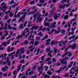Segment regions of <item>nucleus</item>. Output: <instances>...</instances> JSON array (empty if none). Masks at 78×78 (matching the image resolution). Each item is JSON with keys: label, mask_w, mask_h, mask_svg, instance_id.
I'll use <instances>...</instances> for the list:
<instances>
[{"label": "nucleus", "mask_w": 78, "mask_h": 78, "mask_svg": "<svg viewBox=\"0 0 78 78\" xmlns=\"http://www.w3.org/2000/svg\"><path fill=\"white\" fill-rule=\"evenodd\" d=\"M69 48H72L73 50H75V49L76 48V44L75 43H73V44L71 45L68 46V47H67L65 49V51H67L68 49H69Z\"/></svg>", "instance_id": "1"}, {"label": "nucleus", "mask_w": 78, "mask_h": 78, "mask_svg": "<svg viewBox=\"0 0 78 78\" xmlns=\"http://www.w3.org/2000/svg\"><path fill=\"white\" fill-rule=\"evenodd\" d=\"M53 50H51V48H47L46 49V53H47V52H49L48 53V55L50 57H52V55H51V53L53 52Z\"/></svg>", "instance_id": "2"}, {"label": "nucleus", "mask_w": 78, "mask_h": 78, "mask_svg": "<svg viewBox=\"0 0 78 78\" xmlns=\"http://www.w3.org/2000/svg\"><path fill=\"white\" fill-rule=\"evenodd\" d=\"M30 40L31 41L30 43V44H33L34 42V34H31L30 36Z\"/></svg>", "instance_id": "3"}, {"label": "nucleus", "mask_w": 78, "mask_h": 78, "mask_svg": "<svg viewBox=\"0 0 78 78\" xmlns=\"http://www.w3.org/2000/svg\"><path fill=\"white\" fill-rule=\"evenodd\" d=\"M32 26H33V27H32L30 29V30H37V28H39V26H35L34 24H32L30 25V27H31Z\"/></svg>", "instance_id": "4"}, {"label": "nucleus", "mask_w": 78, "mask_h": 78, "mask_svg": "<svg viewBox=\"0 0 78 78\" xmlns=\"http://www.w3.org/2000/svg\"><path fill=\"white\" fill-rule=\"evenodd\" d=\"M62 42V41H60L59 42H58V41H56L55 42V40H53L51 41V45H57L58 43H61Z\"/></svg>", "instance_id": "5"}, {"label": "nucleus", "mask_w": 78, "mask_h": 78, "mask_svg": "<svg viewBox=\"0 0 78 78\" xmlns=\"http://www.w3.org/2000/svg\"><path fill=\"white\" fill-rule=\"evenodd\" d=\"M15 53V51H14L13 52L9 53L8 54V56L11 57L10 58H11L12 59H14V55H13L12 54H14Z\"/></svg>", "instance_id": "6"}, {"label": "nucleus", "mask_w": 78, "mask_h": 78, "mask_svg": "<svg viewBox=\"0 0 78 78\" xmlns=\"http://www.w3.org/2000/svg\"><path fill=\"white\" fill-rule=\"evenodd\" d=\"M64 58H63L62 60H61L60 62L61 64H65V61L66 60V59H69V57H65Z\"/></svg>", "instance_id": "7"}, {"label": "nucleus", "mask_w": 78, "mask_h": 78, "mask_svg": "<svg viewBox=\"0 0 78 78\" xmlns=\"http://www.w3.org/2000/svg\"><path fill=\"white\" fill-rule=\"evenodd\" d=\"M58 15H59V16H60V14H57L56 13H55L54 14V18L55 20H57L58 18Z\"/></svg>", "instance_id": "8"}, {"label": "nucleus", "mask_w": 78, "mask_h": 78, "mask_svg": "<svg viewBox=\"0 0 78 78\" xmlns=\"http://www.w3.org/2000/svg\"><path fill=\"white\" fill-rule=\"evenodd\" d=\"M29 29L28 28H26L25 30H24V31L22 33V35H23V36H25V33H28V32H29Z\"/></svg>", "instance_id": "9"}, {"label": "nucleus", "mask_w": 78, "mask_h": 78, "mask_svg": "<svg viewBox=\"0 0 78 78\" xmlns=\"http://www.w3.org/2000/svg\"><path fill=\"white\" fill-rule=\"evenodd\" d=\"M4 33H5L6 34L4 36L2 37H1V39H4L5 38V36H8V31H5Z\"/></svg>", "instance_id": "10"}, {"label": "nucleus", "mask_w": 78, "mask_h": 78, "mask_svg": "<svg viewBox=\"0 0 78 78\" xmlns=\"http://www.w3.org/2000/svg\"><path fill=\"white\" fill-rule=\"evenodd\" d=\"M20 54H23L24 52H25V49L24 48L22 47L20 48Z\"/></svg>", "instance_id": "11"}, {"label": "nucleus", "mask_w": 78, "mask_h": 78, "mask_svg": "<svg viewBox=\"0 0 78 78\" xmlns=\"http://www.w3.org/2000/svg\"><path fill=\"white\" fill-rule=\"evenodd\" d=\"M8 8V7H6V6H4L3 7H2L1 8V9L3 10L4 11L2 12L3 13L5 12V11H6V10Z\"/></svg>", "instance_id": "12"}, {"label": "nucleus", "mask_w": 78, "mask_h": 78, "mask_svg": "<svg viewBox=\"0 0 78 78\" xmlns=\"http://www.w3.org/2000/svg\"><path fill=\"white\" fill-rule=\"evenodd\" d=\"M44 25L45 26V27H50V23H49V22H48L47 23V22H44Z\"/></svg>", "instance_id": "13"}, {"label": "nucleus", "mask_w": 78, "mask_h": 78, "mask_svg": "<svg viewBox=\"0 0 78 78\" xmlns=\"http://www.w3.org/2000/svg\"><path fill=\"white\" fill-rule=\"evenodd\" d=\"M62 67H61L60 69L59 70H56L55 71V73H59L60 72H61V70H62Z\"/></svg>", "instance_id": "14"}, {"label": "nucleus", "mask_w": 78, "mask_h": 78, "mask_svg": "<svg viewBox=\"0 0 78 78\" xmlns=\"http://www.w3.org/2000/svg\"><path fill=\"white\" fill-rule=\"evenodd\" d=\"M25 16H26V15H23V16L19 20V22H20V21H22V20L23 19H25Z\"/></svg>", "instance_id": "15"}, {"label": "nucleus", "mask_w": 78, "mask_h": 78, "mask_svg": "<svg viewBox=\"0 0 78 78\" xmlns=\"http://www.w3.org/2000/svg\"><path fill=\"white\" fill-rule=\"evenodd\" d=\"M48 36L47 34H46L45 35V37H44V38H42L41 39V41H44L45 39H48Z\"/></svg>", "instance_id": "16"}, {"label": "nucleus", "mask_w": 78, "mask_h": 78, "mask_svg": "<svg viewBox=\"0 0 78 78\" xmlns=\"http://www.w3.org/2000/svg\"><path fill=\"white\" fill-rule=\"evenodd\" d=\"M30 69H29L27 70V71L25 73V75L27 76L28 75H30Z\"/></svg>", "instance_id": "17"}, {"label": "nucleus", "mask_w": 78, "mask_h": 78, "mask_svg": "<svg viewBox=\"0 0 78 78\" xmlns=\"http://www.w3.org/2000/svg\"><path fill=\"white\" fill-rule=\"evenodd\" d=\"M43 68H44V67L43 66H40L39 67L37 68L38 72L40 71V70H41V69H43Z\"/></svg>", "instance_id": "18"}, {"label": "nucleus", "mask_w": 78, "mask_h": 78, "mask_svg": "<svg viewBox=\"0 0 78 78\" xmlns=\"http://www.w3.org/2000/svg\"><path fill=\"white\" fill-rule=\"evenodd\" d=\"M38 35L40 36V37H43V34H42L41 32H40L38 34Z\"/></svg>", "instance_id": "19"}, {"label": "nucleus", "mask_w": 78, "mask_h": 78, "mask_svg": "<svg viewBox=\"0 0 78 78\" xmlns=\"http://www.w3.org/2000/svg\"><path fill=\"white\" fill-rule=\"evenodd\" d=\"M19 52V49H18L17 51L16 52V54L15 55V57H17V55H18Z\"/></svg>", "instance_id": "20"}, {"label": "nucleus", "mask_w": 78, "mask_h": 78, "mask_svg": "<svg viewBox=\"0 0 78 78\" xmlns=\"http://www.w3.org/2000/svg\"><path fill=\"white\" fill-rule=\"evenodd\" d=\"M1 70L2 71V72H6V69L4 67H3L1 68Z\"/></svg>", "instance_id": "21"}, {"label": "nucleus", "mask_w": 78, "mask_h": 78, "mask_svg": "<svg viewBox=\"0 0 78 78\" xmlns=\"http://www.w3.org/2000/svg\"><path fill=\"white\" fill-rule=\"evenodd\" d=\"M37 10H35L34 11L32 12L31 13L30 12V14H31V13L32 15L34 13H35V12H37Z\"/></svg>", "instance_id": "22"}, {"label": "nucleus", "mask_w": 78, "mask_h": 78, "mask_svg": "<svg viewBox=\"0 0 78 78\" xmlns=\"http://www.w3.org/2000/svg\"><path fill=\"white\" fill-rule=\"evenodd\" d=\"M28 43V41H25L24 42L22 43L21 44L22 45H23L24 44H25V45H27Z\"/></svg>", "instance_id": "23"}, {"label": "nucleus", "mask_w": 78, "mask_h": 78, "mask_svg": "<svg viewBox=\"0 0 78 78\" xmlns=\"http://www.w3.org/2000/svg\"><path fill=\"white\" fill-rule=\"evenodd\" d=\"M68 17L69 16L68 15H66L64 17V19H65V20H67Z\"/></svg>", "instance_id": "24"}, {"label": "nucleus", "mask_w": 78, "mask_h": 78, "mask_svg": "<svg viewBox=\"0 0 78 78\" xmlns=\"http://www.w3.org/2000/svg\"><path fill=\"white\" fill-rule=\"evenodd\" d=\"M69 51H67L66 52V53L64 55H63L62 56V57H64V56H66V55H67V54H68V53H69Z\"/></svg>", "instance_id": "25"}, {"label": "nucleus", "mask_w": 78, "mask_h": 78, "mask_svg": "<svg viewBox=\"0 0 78 78\" xmlns=\"http://www.w3.org/2000/svg\"><path fill=\"white\" fill-rule=\"evenodd\" d=\"M30 11V9H28L27 11V12H22V13L21 14V15H22L23 14H27V12H28Z\"/></svg>", "instance_id": "26"}, {"label": "nucleus", "mask_w": 78, "mask_h": 78, "mask_svg": "<svg viewBox=\"0 0 78 78\" xmlns=\"http://www.w3.org/2000/svg\"><path fill=\"white\" fill-rule=\"evenodd\" d=\"M8 18H9V16H8V14H7L5 16L4 20H7V19H8Z\"/></svg>", "instance_id": "27"}, {"label": "nucleus", "mask_w": 78, "mask_h": 78, "mask_svg": "<svg viewBox=\"0 0 78 78\" xmlns=\"http://www.w3.org/2000/svg\"><path fill=\"white\" fill-rule=\"evenodd\" d=\"M21 66H22V65H20L18 67V68L17 69V71H19L20 70V67Z\"/></svg>", "instance_id": "28"}, {"label": "nucleus", "mask_w": 78, "mask_h": 78, "mask_svg": "<svg viewBox=\"0 0 78 78\" xmlns=\"http://www.w3.org/2000/svg\"><path fill=\"white\" fill-rule=\"evenodd\" d=\"M22 37V35H21L20 36L19 35L18 36L16 37V39H20V38H21V37Z\"/></svg>", "instance_id": "29"}, {"label": "nucleus", "mask_w": 78, "mask_h": 78, "mask_svg": "<svg viewBox=\"0 0 78 78\" xmlns=\"http://www.w3.org/2000/svg\"><path fill=\"white\" fill-rule=\"evenodd\" d=\"M40 39H41V38L40 37L38 36L36 37L35 40L36 41H39Z\"/></svg>", "instance_id": "30"}, {"label": "nucleus", "mask_w": 78, "mask_h": 78, "mask_svg": "<svg viewBox=\"0 0 78 78\" xmlns=\"http://www.w3.org/2000/svg\"><path fill=\"white\" fill-rule=\"evenodd\" d=\"M14 15V14L12 13V12H10L9 14V16L10 17H12Z\"/></svg>", "instance_id": "31"}, {"label": "nucleus", "mask_w": 78, "mask_h": 78, "mask_svg": "<svg viewBox=\"0 0 78 78\" xmlns=\"http://www.w3.org/2000/svg\"><path fill=\"white\" fill-rule=\"evenodd\" d=\"M47 73H48V75H51L53 74V73H52L50 71H48L47 72Z\"/></svg>", "instance_id": "32"}, {"label": "nucleus", "mask_w": 78, "mask_h": 78, "mask_svg": "<svg viewBox=\"0 0 78 78\" xmlns=\"http://www.w3.org/2000/svg\"><path fill=\"white\" fill-rule=\"evenodd\" d=\"M65 31H66L65 29H62L61 31V33L62 34H64V33H65Z\"/></svg>", "instance_id": "33"}, {"label": "nucleus", "mask_w": 78, "mask_h": 78, "mask_svg": "<svg viewBox=\"0 0 78 78\" xmlns=\"http://www.w3.org/2000/svg\"><path fill=\"white\" fill-rule=\"evenodd\" d=\"M54 53H56V52H57V49L55 47H54Z\"/></svg>", "instance_id": "34"}, {"label": "nucleus", "mask_w": 78, "mask_h": 78, "mask_svg": "<svg viewBox=\"0 0 78 78\" xmlns=\"http://www.w3.org/2000/svg\"><path fill=\"white\" fill-rule=\"evenodd\" d=\"M34 0L32 1L31 2H30V4L31 5H34Z\"/></svg>", "instance_id": "35"}, {"label": "nucleus", "mask_w": 78, "mask_h": 78, "mask_svg": "<svg viewBox=\"0 0 78 78\" xmlns=\"http://www.w3.org/2000/svg\"><path fill=\"white\" fill-rule=\"evenodd\" d=\"M45 72H47V70H48V67H49L48 66H45Z\"/></svg>", "instance_id": "36"}, {"label": "nucleus", "mask_w": 78, "mask_h": 78, "mask_svg": "<svg viewBox=\"0 0 78 78\" xmlns=\"http://www.w3.org/2000/svg\"><path fill=\"white\" fill-rule=\"evenodd\" d=\"M20 14L21 15V12H20L17 14V17H20Z\"/></svg>", "instance_id": "37"}, {"label": "nucleus", "mask_w": 78, "mask_h": 78, "mask_svg": "<svg viewBox=\"0 0 78 78\" xmlns=\"http://www.w3.org/2000/svg\"><path fill=\"white\" fill-rule=\"evenodd\" d=\"M51 58L50 57H48L47 58L46 60V62L47 61L48 62L49 61H50V60H51Z\"/></svg>", "instance_id": "38"}, {"label": "nucleus", "mask_w": 78, "mask_h": 78, "mask_svg": "<svg viewBox=\"0 0 78 78\" xmlns=\"http://www.w3.org/2000/svg\"><path fill=\"white\" fill-rule=\"evenodd\" d=\"M39 51H40V49L38 48L37 50V53H36V55H39Z\"/></svg>", "instance_id": "39"}, {"label": "nucleus", "mask_w": 78, "mask_h": 78, "mask_svg": "<svg viewBox=\"0 0 78 78\" xmlns=\"http://www.w3.org/2000/svg\"><path fill=\"white\" fill-rule=\"evenodd\" d=\"M37 6H39V7H42V6H43V4H37Z\"/></svg>", "instance_id": "40"}, {"label": "nucleus", "mask_w": 78, "mask_h": 78, "mask_svg": "<svg viewBox=\"0 0 78 78\" xmlns=\"http://www.w3.org/2000/svg\"><path fill=\"white\" fill-rule=\"evenodd\" d=\"M45 57V55H43L42 56H41V58L42 61H44V58Z\"/></svg>", "instance_id": "41"}, {"label": "nucleus", "mask_w": 78, "mask_h": 78, "mask_svg": "<svg viewBox=\"0 0 78 78\" xmlns=\"http://www.w3.org/2000/svg\"><path fill=\"white\" fill-rule=\"evenodd\" d=\"M11 41V39H9L7 41H6V43L7 45H9L10 44V41Z\"/></svg>", "instance_id": "42"}, {"label": "nucleus", "mask_w": 78, "mask_h": 78, "mask_svg": "<svg viewBox=\"0 0 78 78\" xmlns=\"http://www.w3.org/2000/svg\"><path fill=\"white\" fill-rule=\"evenodd\" d=\"M44 78H50V77L47 74H45L44 77Z\"/></svg>", "instance_id": "43"}, {"label": "nucleus", "mask_w": 78, "mask_h": 78, "mask_svg": "<svg viewBox=\"0 0 78 78\" xmlns=\"http://www.w3.org/2000/svg\"><path fill=\"white\" fill-rule=\"evenodd\" d=\"M37 78V76L36 75L33 76H31V78Z\"/></svg>", "instance_id": "44"}, {"label": "nucleus", "mask_w": 78, "mask_h": 78, "mask_svg": "<svg viewBox=\"0 0 78 78\" xmlns=\"http://www.w3.org/2000/svg\"><path fill=\"white\" fill-rule=\"evenodd\" d=\"M7 62L8 63V65L9 66H10L11 64V61H9L8 62Z\"/></svg>", "instance_id": "45"}, {"label": "nucleus", "mask_w": 78, "mask_h": 78, "mask_svg": "<svg viewBox=\"0 0 78 78\" xmlns=\"http://www.w3.org/2000/svg\"><path fill=\"white\" fill-rule=\"evenodd\" d=\"M34 72L33 71H30V75H33V74H34Z\"/></svg>", "instance_id": "46"}, {"label": "nucleus", "mask_w": 78, "mask_h": 78, "mask_svg": "<svg viewBox=\"0 0 78 78\" xmlns=\"http://www.w3.org/2000/svg\"><path fill=\"white\" fill-rule=\"evenodd\" d=\"M39 42L37 41H35L34 43L35 45H39Z\"/></svg>", "instance_id": "47"}, {"label": "nucleus", "mask_w": 78, "mask_h": 78, "mask_svg": "<svg viewBox=\"0 0 78 78\" xmlns=\"http://www.w3.org/2000/svg\"><path fill=\"white\" fill-rule=\"evenodd\" d=\"M44 2H45V0H39V2L41 3H44Z\"/></svg>", "instance_id": "48"}, {"label": "nucleus", "mask_w": 78, "mask_h": 78, "mask_svg": "<svg viewBox=\"0 0 78 78\" xmlns=\"http://www.w3.org/2000/svg\"><path fill=\"white\" fill-rule=\"evenodd\" d=\"M48 18H47V17H45L44 22L46 23V21H48Z\"/></svg>", "instance_id": "49"}, {"label": "nucleus", "mask_w": 78, "mask_h": 78, "mask_svg": "<svg viewBox=\"0 0 78 78\" xmlns=\"http://www.w3.org/2000/svg\"><path fill=\"white\" fill-rule=\"evenodd\" d=\"M55 31V29H52L51 30V34H53V32Z\"/></svg>", "instance_id": "50"}, {"label": "nucleus", "mask_w": 78, "mask_h": 78, "mask_svg": "<svg viewBox=\"0 0 78 78\" xmlns=\"http://www.w3.org/2000/svg\"><path fill=\"white\" fill-rule=\"evenodd\" d=\"M24 27H23V24H21L20 26V27H19V28H21V29H22Z\"/></svg>", "instance_id": "51"}, {"label": "nucleus", "mask_w": 78, "mask_h": 78, "mask_svg": "<svg viewBox=\"0 0 78 78\" xmlns=\"http://www.w3.org/2000/svg\"><path fill=\"white\" fill-rule=\"evenodd\" d=\"M3 5L4 6H6V4L5 2H2L1 5V6H3Z\"/></svg>", "instance_id": "52"}, {"label": "nucleus", "mask_w": 78, "mask_h": 78, "mask_svg": "<svg viewBox=\"0 0 78 78\" xmlns=\"http://www.w3.org/2000/svg\"><path fill=\"white\" fill-rule=\"evenodd\" d=\"M8 28L9 29H10V30H11V29H12V28H11V25H10V24H8Z\"/></svg>", "instance_id": "53"}, {"label": "nucleus", "mask_w": 78, "mask_h": 78, "mask_svg": "<svg viewBox=\"0 0 78 78\" xmlns=\"http://www.w3.org/2000/svg\"><path fill=\"white\" fill-rule=\"evenodd\" d=\"M12 28L13 30H17V27H12Z\"/></svg>", "instance_id": "54"}, {"label": "nucleus", "mask_w": 78, "mask_h": 78, "mask_svg": "<svg viewBox=\"0 0 78 78\" xmlns=\"http://www.w3.org/2000/svg\"><path fill=\"white\" fill-rule=\"evenodd\" d=\"M53 14L51 13V14H50L49 15V17H53Z\"/></svg>", "instance_id": "55"}, {"label": "nucleus", "mask_w": 78, "mask_h": 78, "mask_svg": "<svg viewBox=\"0 0 78 78\" xmlns=\"http://www.w3.org/2000/svg\"><path fill=\"white\" fill-rule=\"evenodd\" d=\"M60 32H59L58 31L55 30V34H59Z\"/></svg>", "instance_id": "56"}, {"label": "nucleus", "mask_w": 78, "mask_h": 78, "mask_svg": "<svg viewBox=\"0 0 78 78\" xmlns=\"http://www.w3.org/2000/svg\"><path fill=\"white\" fill-rule=\"evenodd\" d=\"M64 46H65L64 47L62 48H61V50H63L64 49L66 48V44H64Z\"/></svg>", "instance_id": "57"}, {"label": "nucleus", "mask_w": 78, "mask_h": 78, "mask_svg": "<svg viewBox=\"0 0 78 78\" xmlns=\"http://www.w3.org/2000/svg\"><path fill=\"white\" fill-rule=\"evenodd\" d=\"M72 52H69L68 55L69 57H71V56H72Z\"/></svg>", "instance_id": "58"}, {"label": "nucleus", "mask_w": 78, "mask_h": 78, "mask_svg": "<svg viewBox=\"0 0 78 78\" xmlns=\"http://www.w3.org/2000/svg\"><path fill=\"white\" fill-rule=\"evenodd\" d=\"M53 18H50L49 20L48 21L49 22H52L53 21Z\"/></svg>", "instance_id": "59"}, {"label": "nucleus", "mask_w": 78, "mask_h": 78, "mask_svg": "<svg viewBox=\"0 0 78 78\" xmlns=\"http://www.w3.org/2000/svg\"><path fill=\"white\" fill-rule=\"evenodd\" d=\"M76 29V27H75L74 28H72V31L74 32V31H75V30Z\"/></svg>", "instance_id": "60"}, {"label": "nucleus", "mask_w": 78, "mask_h": 78, "mask_svg": "<svg viewBox=\"0 0 78 78\" xmlns=\"http://www.w3.org/2000/svg\"><path fill=\"white\" fill-rule=\"evenodd\" d=\"M11 22V19H9L7 21V22L8 23H9V22Z\"/></svg>", "instance_id": "61"}, {"label": "nucleus", "mask_w": 78, "mask_h": 78, "mask_svg": "<svg viewBox=\"0 0 78 78\" xmlns=\"http://www.w3.org/2000/svg\"><path fill=\"white\" fill-rule=\"evenodd\" d=\"M20 63H24V60H22L20 61Z\"/></svg>", "instance_id": "62"}, {"label": "nucleus", "mask_w": 78, "mask_h": 78, "mask_svg": "<svg viewBox=\"0 0 78 78\" xmlns=\"http://www.w3.org/2000/svg\"><path fill=\"white\" fill-rule=\"evenodd\" d=\"M10 3L12 5L14 4V0H12V1H11L10 2Z\"/></svg>", "instance_id": "63"}, {"label": "nucleus", "mask_w": 78, "mask_h": 78, "mask_svg": "<svg viewBox=\"0 0 78 78\" xmlns=\"http://www.w3.org/2000/svg\"><path fill=\"white\" fill-rule=\"evenodd\" d=\"M36 65L34 66L33 67V69L34 70H35L36 69Z\"/></svg>", "instance_id": "64"}]
</instances>
